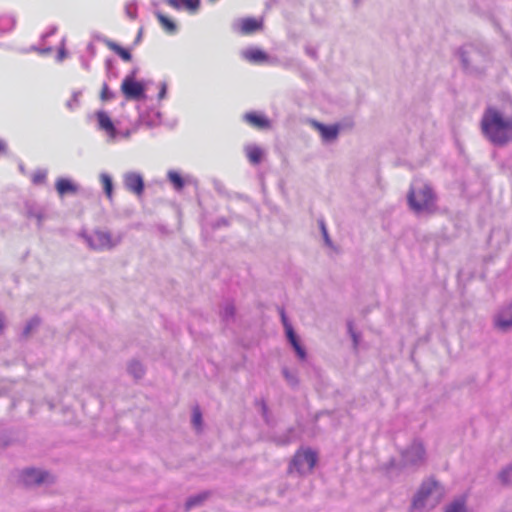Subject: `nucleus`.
Segmentation results:
<instances>
[{"label":"nucleus","mask_w":512,"mask_h":512,"mask_svg":"<svg viewBox=\"0 0 512 512\" xmlns=\"http://www.w3.org/2000/svg\"><path fill=\"white\" fill-rule=\"evenodd\" d=\"M480 130L484 138L496 147H503L512 142V115L488 106L480 120Z\"/></svg>","instance_id":"f257e3e1"},{"label":"nucleus","mask_w":512,"mask_h":512,"mask_svg":"<svg viewBox=\"0 0 512 512\" xmlns=\"http://www.w3.org/2000/svg\"><path fill=\"white\" fill-rule=\"evenodd\" d=\"M407 200L411 210L418 215L430 214L436 209V195L427 184L412 185Z\"/></svg>","instance_id":"f03ea898"},{"label":"nucleus","mask_w":512,"mask_h":512,"mask_svg":"<svg viewBox=\"0 0 512 512\" xmlns=\"http://www.w3.org/2000/svg\"><path fill=\"white\" fill-rule=\"evenodd\" d=\"M444 490L434 478H428L424 480L415 494L412 507L414 509H432L434 508L442 499Z\"/></svg>","instance_id":"7ed1b4c3"},{"label":"nucleus","mask_w":512,"mask_h":512,"mask_svg":"<svg viewBox=\"0 0 512 512\" xmlns=\"http://www.w3.org/2000/svg\"><path fill=\"white\" fill-rule=\"evenodd\" d=\"M426 462V449L420 439H414L401 451V464L404 467L418 468Z\"/></svg>","instance_id":"20e7f679"},{"label":"nucleus","mask_w":512,"mask_h":512,"mask_svg":"<svg viewBox=\"0 0 512 512\" xmlns=\"http://www.w3.org/2000/svg\"><path fill=\"white\" fill-rule=\"evenodd\" d=\"M317 461V455L311 449L298 451L289 466V471L306 474L312 471Z\"/></svg>","instance_id":"39448f33"},{"label":"nucleus","mask_w":512,"mask_h":512,"mask_svg":"<svg viewBox=\"0 0 512 512\" xmlns=\"http://www.w3.org/2000/svg\"><path fill=\"white\" fill-rule=\"evenodd\" d=\"M83 238L95 250L112 249L120 243V238L113 239L109 232L102 230H96L90 235L84 234Z\"/></svg>","instance_id":"423d86ee"},{"label":"nucleus","mask_w":512,"mask_h":512,"mask_svg":"<svg viewBox=\"0 0 512 512\" xmlns=\"http://www.w3.org/2000/svg\"><path fill=\"white\" fill-rule=\"evenodd\" d=\"M463 69L468 73H481L482 68L477 66L481 58L480 52L472 45H465L458 50Z\"/></svg>","instance_id":"0eeeda50"},{"label":"nucleus","mask_w":512,"mask_h":512,"mask_svg":"<svg viewBox=\"0 0 512 512\" xmlns=\"http://www.w3.org/2000/svg\"><path fill=\"white\" fill-rule=\"evenodd\" d=\"M20 481L25 486H34L42 483H52L54 478L46 471L35 468H27L21 472Z\"/></svg>","instance_id":"6e6552de"},{"label":"nucleus","mask_w":512,"mask_h":512,"mask_svg":"<svg viewBox=\"0 0 512 512\" xmlns=\"http://www.w3.org/2000/svg\"><path fill=\"white\" fill-rule=\"evenodd\" d=\"M280 315H281V321L285 328V333H286L289 343L293 347V349L296 352L299 359L305 360L306 356H307L306 351H305L304 347L300 344L298 336L296 335L294 328L291 325V323L289 322L283 309L280 310Z\"/></svg>","instance_id":"1a4fd4ad"},{"label":"nucleus","mask_w":512,"mask_h":512,"mask_svg":"<svg viewBox=\"0 0 512 512\" xmlns=\"http://www.w3.org/2000/svg\"><path fill=\"white\" fill-rule=\"evenodd\" d=\"M121 91L128 100H141L145 97L144 84L131 78L123 79Z\"/></svg>","instance_id":"9d476101"},{"label":"nucleus","mask_w":512,"mask_h":512,"mask_svg":"<svg viewBox=\"0 0 512 512\" xmlns=\"http://www.w3.org/2000/svg\"><path fill=\"white\" fill-rule=\"evenodd\" d=\"M123 184L126 190L137 196H141L144 192V180L142 175L138 172H126L123 175Z\"/></svg>","instance_id":"9b49d317"},{"label":"nucleus","mask_w":512,"mask_h":512,"mask_svg":"<svg viewBox=\"0 0 512 512\" xmlns=\"http://www.w3.org/2000/svg\"><path fill=\"white\" fill-rule=\"evenodd\" d=\"M494 325L502 332L512 328V301L497 312L494 316Z\"/></svg>","instance_id":"f8f14e48"},{"label":"nucleus","mask_w":512,"mask_h":512,"mask_svg":"<svg viewBox=\"0 0 512 512\" xmlns=\"http://www.w3.org/2000/svg\"><path fill=\"white\" fill-rule=\"evenodd\" d=\"M97 120L99 128L106 132L108 141H118V137L121 132L116 129L109 115L104 111H99L97 112Z\"/></svg>","instance_id":"ddd939ff"},{"label":"nucleus","mask_w":512,"mask_h":512,"mask_svg":"<svg viewBox=\"0 0 512 512\" xmlns=\"http://www.w3.org/2000/svg\"><path fill=\"white\" fill-rule=\"evenodd\" d=\"M243 120L250 126L259 130H265L271 127V121L262 113L247 112L243 115Z\"/></svg>","instance_id":"4468645a"},{"label":"nucleus","mask_w":512,"mask_h":512,"mask_svg":"<svg viewBox=\"0 0 512 512\" xmlns=\"http://www.w3.org/2000/svg\"><path fill=\"white\" fill-rule=\"evenodd\" d=\"M234 28L241 34L249 35L262 28V21L255 18H244L239 20L238 23L234 25Z\"/></svg>","instance_id":"2eb2a0df"},{"label":"nucleus","mask_w":512,"mask_h":512,"mask_svg":"<svg viewBox=\"0 0 512 512\" xmlns=\"http://www.w3.org/2000/svg\"><path fill=\"white\" fill-rule=\"evenodd\" d=\"M313 125L320 132L322 140L324 142H331L337 139L339 135V126L338 125H325L319 123L317 121L313 122Z\"/></svg>","instance_id":"dca6fc26"},{"label":"nucleus","mask_w":512,"mask_h":512,"mask_svg":"<svg viewBox=\"0 0 512 512\" xmlns=\"http://www.w3.org/2000/svg\"><path fill=\"white\" fill-rule=\"evenodd\" d=\"M97 39L102 41L110 50L115 52L123 61L128 62L132 59L130 51L126 48H123L116 42L105 37H97Z\"/></svg>","instance_id":"f3484780"},{"label":"nucleus","mask_w":512,"mask_h":512,"mask_svg":"<svg viewBox=\"0 0 512 512\" xmlns=\"http://www.w3.org/2000/svg\"><path fill=\"white\" fill-rule=\"evenodd\" d=\"M165 2L174 9H185L190 12H196L200 6V0H165Z\"/></svg>","instance_id":"a211bd4d"},{"label":"nucleus","mask_w":512,"mask_h":512,"mask_svg":"<svg viewBox=\"0 0 512 512\" xmlns=\"http://www.w3.org/2000/svg\"><path fill=\"white\" fill-rule=\"evenodd\" d=\"M242 57L251 63H262L268 59L267 53L258 48H248L243 50Z\"/></svg>","instance_id":"6ab92c4d"},{"label":"nucleus","mask_w":512,"mask_h":512,"mask_svg":"<svg viewBox=\"0 0 512 512\" xmlns=\"http://www.w3.org/2000/svg\"><path fill=\"white\" fill-rule=\"evenodd\" d=\"M55 187L61 196L68 193H76L78 190L77 185L67 178H58Z\"/></svg>","instance_id":"aec40b11"},{"label":"nucleus","mask_w":512,"mask_h":512,"mask_svg":"<svg viewBox=\"0 0 512 512\" xmlns=\"http://www.w3.org/2000/svg\"><path fill=\"white\" fill-rule=\"evenodd\" d=\"M245 153L249 162L253 165H258L262 161L263 150L257 145H247L245 147Z\"/></svg>","instance_id":"412c9836"},{"label":"nucleus","mask_w":512,"mask_h":512,"mask_svg":"<svg viewBox=\"0 0 512 512\" xmlns=\"http://www.w3.org/2000/svg\"><path fill=\"white\" fill-rule=\"evenodd\" d=\"M16 17L12 14H3L0 15V32L1 33H9L16 26Z\"/></svg>","instance_id":"4be33fe9"},{"label":"nucleus","mask_w":512,"mask_h":512,"mask_svg":"<svg viewBox=\"0 0 512 512\" xmlns=\"http://www.w3.org/2000/svg\"><path fill=\"white\" fill-rule=\"evenodd\" d=\"M99 180H100V182L102 184L103 191H104L105 195L107 196V198L109 200H112L113 199V181H112V177L108 173L102 172L99 175Z\"/></svg>","instance_id":"5701e85b"},{"label":"nucleus","mask_w":512,"mask_h":512,"mask_svg":"<svg viewBox=\"0 0 512 512\" xmlns=\"http://www.w3.org/2000/svg\"><path fill=\"white\" fill-rule=\"evenodd\" d=\"M155 15H156L158 21L160 22L161 26L163 27V29L168 34H175L176 33L177 26H176V24L171 19H169L168 17H166L165 15H163L159 11H157L155 13Z\"/></svg>","instance_id":"b1692460"},{"label":"nucleus","mask_w":512,"mask_h":512,"mask_svg":"<svg viewBox=\"0 0 512 512\" xmlns=\"http://www.w3.org/2000/svg\"><path fill=\"white\" fill-rule=\"evenodd\" d=\"M167 177H168L169 181L173 184V187L175 188V190L180 191L184 188L185 182H184L182 176L178 172H176L174 170H170L167 173Z\"/></svg>","instance_id":"393cba45"},{"label":"nucleus","mask_w":512,"mask_h":512,"mask_svg":"<svg viewBox=\"0 0 512 512\" xmlns=\"http://www.w3.org/2000/svg\"><path fill=\"white\" fill-rule=\"evenodd\" d=\"M128 372L135 379H140V378L143 377V375L145 373V370H144V367H143L142 363H140L137 360H133L128 365Z\"/></svg>","instance_id":"a878e982"},{"label":"nucleus","mask_w":512,"mask_h":512,"mask_svg":"<svg viewBox=\"0 0 512 512\" xmlns=\"http://www.w3.org/2000/svg\"><path fill=\"white\" fill-rule=\"evenodd\" d=\"M466 507V501L464 497L455 499L452 503L446 506L444 512H464Z\"/></svg>","instance_id":"bb28decb"},{"label":"nucleus","mask_w":512,"mask_h":512,"mask_svg":"<svg viewBox=\"0 0 512 512\" xmlns=\"http://www.w3.org/2000/svg\"><path fill=\"white\" fill-rule=\"evenodd\" d=\"M207 496H208L207 493H200V494L189 497L185 503L186 510H190L196 506L201 505L203 503V501L207 498Z\"/></svg>","instance_id":"cd10ccee"},{"label":"nucleus","mask_w":512,"mask_h":512,"mask_svg":"<svg viewBox=\"0 0 512 512\" xmlns=\"http://www.w3.org/2000/svg\"><path fill=\"white\" fill-rule=\"evenodd\" d=\"M235 316V307L232 303H226L221 309V317L223 321L229 322Z\"/></svg>","instance_id":"c85d7f7f"},{"label":"nucleus","mask_w":512,"mask_h":512,"mask_svg":"<svg viewBox=\"0 0 512 512\" xmlns=\"http://www.w3.org/2000/svg\"><path fill=\"white\" fill-rule=\"evenodd\" d=\"M81 94H82L81 91H74L72 93L71 98L66 102V107L69 110L73 111L79 107Z\"/></svg>","instance_id":"c756f323"},{"label":"nucleus","mask_w":512,"mask_h":512,"mask_svg":"<svg viewBox=\"0 0 512 512\" xmlns=\"http://www.w3.org/2000/svg\"><path fill=\"white\" fill-rule=\"evenodd\" d=\"M40 324V319L37 316L32 317L23 329V336L27 337L36 327Z\"/></svg>","instance_id":"7c9ffc66"},{"label":"nucleus","mask_w":512,"mask_h":512,"mask_svg":"<svg viewBox=\"0 0 512 512\" xmlns=\"http://www.w3.org/2000/svg\"><path fill=\"white\" fill-rule=\"evenodd\" d=\"M192 424L197 431L202 428V413L198 407L193 409L192 413Z\"/></svg>","instance_id":"2f4dec72"},{"label":"nucleus","mask_w":512,"mask_h":512,"mask_svg":"<svg viewBox=\"0 0 512 512\" xmlns=\"http://www.w3.org/2000/svg\"><path fill=\"white\" fill-rule=\"evenodd\" d=\"M499 478L503 484H512V464L499 473Z\"/></svg>","instance_id":"473e14b6"},{"label":"nucleus","mask_w":512,"mask_h":512,"mask_svg":"<svg viewBox=\"0 0 512 512\" xmlns=\"http://www.w3.org/2000/svg\"><path fill=\"white\" fill-rule=\"evenodd\" d=\"M46 177H47V171L39 169L33 173L32 182L35 185L43 184L46 180Z\"/></svg>","instance_id":"72a5a7b5"},{"label":"nucleus","mask_w":512,"mask_h":512,"mask_svg":"<svg viewBox=\"0 0 512 512\" xmlns=\"http://www.w3.org/2000/svg\"><path fill=\"white\" fill-rule=\"evenodd\" d=\"M125 13L126 15L134 20L137 17V4L134 1L128 2L125 5Z\"/></svg>","instance_id":"f704fd0d"},{"label":"nucleus","mask_w":512,"mask_h":512,"mask_svg":"<svg viewBox=\"0 0 512 512\" xmlns=\"http://www.w3.org/2000/svg\"><path fill=\"white\" fill-rule=\"evenodd\" d=\"M348 332L353 340L354 348H356L360 341V335L354 330L352 321L347 323Z\"/></svg>","instance_id":"c9c22d12"},{"label":"nucleus","mask_w":512,"mask_h":512,"mask_svg":"<svg viewBox=\"0 0 512 512\" xmlns=\"http://www.w3.org/2000/svg\"><path fill=\"white\" fill-rule=\"evenodd\" d=\"M114 93L109 89L106 83L103 84L100 98L102 101H109L114 98Z\"/></svg>","instance_id":"e433bc0d"},{"label":"nucleus","mask_w":512,"mask_h":512,"mask_svg":"<svg viewBox=\"0 0 512 512\" xmlns=\"http://www.w3.org/2000/svg\"><path fill=\"white\" fill-rule=\"evenodd\" d=\"M105 68H106V72H107V75L109 78L117 77V73L114 68V60L113 59H106Z\"/></svg>","instance_id":"4c0bfd02"},{"label":"nucleus","mask_w":512,"mask_h":512,"mask_svg":"<svg viewBox=\"0 0 512 512\" xmlns=\"http://www.w3.org/2000/svg\"><path fill=\"white\" fill-rule=\"evenodd\" d=\"M283 375L286 378V380L289 382L290 385L295 386L298 383V380L295 375L290 373L288 369H283Z\"/></svg>","instance_id":"58836bf2"},{"label":"nucleus","mask_w":512,"mask_h":512,"mask_svg":"<svg viewBox=\"0 0 512 512\" xmlns=\"http://www.w3.org/2000/svg\"><path fill=\"white\" fill-rule=\"evenodd\" d=\"M67 56V51L65 49V39L62 40V43H61V46L58 50V53H57V56H56V60L58 62H61L64 60V58Z\"/></svg>","instance_id":"ea45409f"},{"label":"nucleus","mask_w":512,"mask_h":512,"mask_svg":"<svg viewBox=\"0 0 512 512\" xmlns=\"http://www.w3.org/2000/svg\"><path fill=\"white\" fill-rule=\"evenodd\" d=\"M305 52L306 54L311 57L312 59L316 60L318 58V51H317V48L313 47V46H309L307 45L305 47Z\"/></svg>","instance_id":"a19ab883"},{"label":"nucleus","mask_w":512,"mask_h":512,"mask_svg":"<svg viewBox=\"0 0 512 512\" xmlns=\"http://www.w3.org/2000/svg\"><path fill=\"white\" fill-rule=\"evenodd\" d=\"M159 87H160V90L158 93V99L163 100L167 94V84L165 82H161Z\"/></svg>","instance_id":"79ce46f5"},{"label":"nucleus","mask_w":512,"mask_h":512,"mask_svg":"<svg viewBox=\"0 0 512 512\" xmlns=\"http://www.w3.org/2000/svg\"><path fill=\"white\" fill-rule=\"evenodd\" d=\"M260 405H261L262 415H263L265 421L268 422V407H267L265 401L262 400L260 402Z\"/></svg>","instance_id":"37998d69"},{"label":"nucleus","mask_w":512,"mask_h":512,"mask_svg":"<svg viewBox=\"0 0 512 512\" xmlns=\"http://www.w3.org/2000/svg\"><path fill=\"white\" fill-rule=\"evenodd\" d=\"M56 31H57V27L52 26L46 33L43 34L42 38L43 39L48 38V37L54 35L56 33Z\"/></svg>","instance_id":"c03bdc74"},{"label":"nucleus","mask_w":512,"mask_h":512,"mask_svg":"<svg viewBox=\"0 0 512 512\" xmlns=\"http://www.w3.org/2000/svg\"><path fill=\"white\" fill-rule=\"evenodd\" d=\"M121 133L119 134L118 140L120 139H128L131 135L130 130H119Z\"/></svg>","instance_id":"a18cd8bd"},{"label":"nucleus","mask_w":512,"mask_h":512,"mask_svg":"<svg viewBox=\"0 0 512 512\" xmlns=\"http://www.w3.org/2000/svg\"><path fill=\"white\" fill-rule=\"evenodd\" d=\"M87 51L90 53V55L93 57L96 53V48H95V45L93 43H89L87 45Z\"/></svg>","instance_id":"49530a36"},{"label":"nucleus","mask_w":512,"mask_h":512,"mask_svg":"<svg viewBox=\"0 0 512 512\" xmlns=\"http://www.w3.org/2000/svg\"><path fill=\"white\" fill-rule=\"evenodd\" d=\"M137 73H138V68L135 67L134 69H132V71L128 75L125 76V78H131L133 80H136L135 78H136Z\"/></svg>","instance_id":"de8ad7c7"},{"label":"nucleus","mask_w":512,"mask_h":512,"mask_svg":"<svg viewBox=\"0 0 512 512\" xmlns=\"http://www.w3.org/2000/svg\"><path fill=\"white\" fill-rule=\"evenodd\" d=\"M7 150V143L0 139V153H5Z\"/></svg>","instance_id":"09e8293b"},{"label":"nucleus","mask_w":512,"mask_h":512,"mask_svg":"<svg viewBox=\"0 0 512 512\" xmlns=\"http://www.w3.org/2000/svg\"><path fill=\"white\" fill-rule=\"evenodd\" d=\"M228 224V221L225 218L218 219L216 222V227L225 226Z\"/></svg>","instance_id":"8fccbe9b"},{"label":"nucleus","mask_w":512,"mask_h":512,"mask_svg":"<svg viewBox=\"0 0 512 512\" xmlns=\"http://www.w3.org/2000/svg\"><path fill=\"white\" fill-rule=\"evenodd\" d=\"M323 238H324V241L326 243V245L328 246H331L332 245V242H331V239L328 235V232H325V234L323 235Z\"/></svg>","instance_id":"3c124183"},{"label":"nucleus","mask_w":512,"mask_h":512,"mask_svg":"<svg viewBox=\"0 0 512 512\" xmlns=\"http://www.w3.org/2000/svg\"><path fill=\"white\" fill-rule=\"evenodd\" d=\"M81 64H82L84 69L89 70L90 65H89V62L87 60H85L84 58H81Z\"/></svg>","instance_id":"603ef678"},{"label":"nucleus","mask_w":512,"mask_h":512,"mask_svg":"<svg viewBox=\"0 0 512 512\" xmlns=\"http://www.w3.org/2000/svg\"><path fill=\"white\" fill-rule=\"evenodd\" d=\"M33 215L37 218L38 223H39V225H40V224H41V222H42V220H43V215H42V213H41V212H38V213L33 214Z\"/></svg>","instance_id":"864d4df0"},{"label":"nucleus","mask_w":512,"mask_h":512,"mask_svg":"<svg viewBox=\"0 0 512 512\" xmlns=\"http://www.w3.org/2000/svg\"><path fill=\"white\" fill-rule=\"evenodd\" d=\"M4 328V319H3V315L0 313V333L2 332Z\"/></svg>","instance_id":"5fc2aeb1"},{"label":"nucleus","mask_w":512,"mask_h":512,"mask_svg":"<svg viewBox=\"0 0 512 512\" xmlns=\"http://www.w3.org/2000/svg\"><path fill=\"white\" fill-rule=\"evenodd\" d=\"M320 226H321L322 234L324 235L325 232H327V229H326L325 224H324L323 221L320 222Z\"/></svg>","instance_id":"6e6d98bb"},{"label":"nucleus","mask_w":512,"mask_h":512,"mask_svg":"<svg viewBox=\"0 0 512 512\" xmlns=\"http://www.w3.org/2000/svg\"><path fill=\"white\" fill-rule=\"evenodd\" d=\"M51 50H52L51 48H46V49H42V50H40V52H41V53H43V54H45V53H49V52H51Z\"/></svg>","instance_id":"4d7b16f0"},{"label":"nucleus","mask_w":512,"mask_h":512,"mask_svg":"<svg viewBox=\"0 0 512 512\" xmlns=\"http://www.w3.org/2000/svg\"><path fill=\"white\" fill-rule=\"evenodd\" d=\"M141 36H142V32L140 31V32L138 33V35H137L136 42L140 41Z\"/></svg>","instance_id":"13d9d810"},{"label":"nucleus","mask_w":512,"mask_h":512,"mask_svg":"<svg viewBox=\"0 0 512 512\" xmlns=\"http://www.w3.org/2000/svg\"><path fill=\"white\" fill-rule=\"evenodd\" d=\"M355 4H358L361 0H353Z\"/></svg>","instance_id":"bf43d9fd"}]
</instances>
